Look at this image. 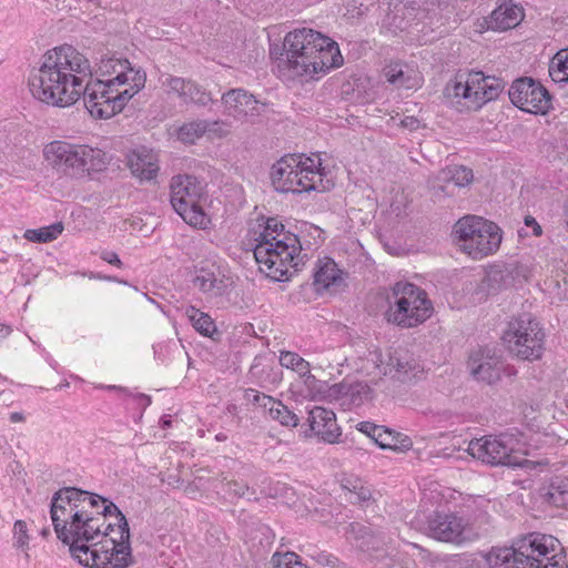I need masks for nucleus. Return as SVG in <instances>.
<instances>
[{
	"instance_id": "f257e3e1",
	"label": "nucleus",
	"mask_w": 568,
	"mask_h": 568,
	"mask_svg": "<svg viewBox=\"0 0 568 568\" xmlns=\"http://www.w3.org/2000/svg\"><path fill=\"white\" fill-rule=\"evenodd\" d=\"M89 60L69 44L55 47L42 57L41 65L29 77L31 94L47 104L65 108L83 97L84 106L95 119L115 115L114 85L91 81Z\"/></svg>"
},
{
	"instance_id": "f03ea898",
	"label": "nucleus",
	"mask_w": 568,
	"mask_h": 568,
	"mask_svg": "<svg viewBox=\"0 0 568 568\" xmlns=\"http://www.w3.org/2000/svg\"><path fill=\"white\" fill-rule=\"evenodd\" d=\"M344 62L338 44L308 28L290 31L283 52L275 60L277 75L285 81L317 80Z\"/></svg>"
},
{
	"instance_id": "7ed1b4c3",
	"label": "nucleus",
	"mask_w": 568,
	"mask_h": 568,
	"mask_svg": "<svg viewBox=\"0 0 568 568\" xmlns=\"http://www.w3.org/2000/svg\"><path fill=\"white\" fill-rule=\"evenodd\" d=\"M256 242L254 257L260 270L275 281L288 280L308 258L297 235L274 217L266 220Z\"/></svg>"
},
{
	"instance_id": "20e7f679",
	"label": "nucleus",
	"mask_w": 568,
	"mask_h": 568,
	"mask_svg": "<svg viewBox=\"0 0 568 568\" xmlns=\"http://www.w3.org/2000/svg\"><path fill=\"white\" fill-rule=\"evenodd\" d=\"M59 518L62 517L61 525L58 521H52L57 537L65 545L69 546L71 556L79 561L82 566L89 568H103L104 565L110 564L112 556L118 557L116 554L128 555L123 552V548L115 554L108 552L114 549L113 539H102L103 527L105 525L104 517H81L75 518L62 515L58 511Z\"/></svg>"
},
{
	"instance_id": "39448f33",
	"label": "nucleus",
	"mask_w": 568,
	"mask_h": 568,
	"mask_svg": "<svg viewBox=\"0 0 568 568\" xmlns=\"http://www.w3.org/2000/svg\"><path fill=\"white\" fill-rule=\"evenodd\" d=\"M486 561L490 568H568L560 541L540 532L521 536L509 547H493Z\"/></svg>"
},
{
	"instance_id": "423d86ee",
	"label": "nucleus",
	"mask_w": 568,
	"mask_h": 568,
	"mask_svg": "<svg viewBox=\"0 0 568 568\" xmlns=\"http://www.w3.org/2000/svg\"><path fill=\"white\" fill-rule=\"evenodd\" d=\"M271 179L277 192H325L334 186L318 154L285 155L272 166Z\"/></svg>"
},
{
	"instance_id": "0eeeda50",
	"label": "nucleus",
	"mask_w": 568,
	"mask_h": 568,
	"mask_svg": "<svg viewBox=\"0 0 568 568\" xmlns=\"http://www.w3.org/2000/svg\"><path fill=\"white\" fill-rule=\"evenodd\" d=\"M43 155L57 171L74 178L103 171L109 161L105 152L88 145L53 141L45 145Z\"/></svg>"
},
{
	"instance_id": "6e6552de",
	"label": "nucleus",
	"mask_w": 568,
	"mask_h": 568,
	"mask_svg": "<svg viewBox=\"0 0 568 568\" xmlns=\"http://www.w3.org/2000/svg\"><path fill=\"white\" fill-rule=\"evenodd\" d=\"M504 81L485 75L480 71L458 74L447 83L445 94L460 111H477L486 103L496 100L504 90Z\"/></svg>"
},
{
	"instance_id": "1a4fd4ad",
	"label": "nucleus",
	"mask_w": 568,
	"mask_h": 568,
	"mask_svg": "<svg viewBox=\"0 0 568 568\" xmlns=\"http://www.w3.org/2000/svg\"><path fill=\"white\" fill-rule=\"evenodd\" d=\"M453 237L462 252L474 260L495 253L501 243L499 226L477 215L459 219L453 227Z\"/></svg>"
},
{
	"instance_id": "9d476101",
	"label": "nucleus",
	"mask_w": 568,
	"mask_h": 568,
	"mask_svg": "<svg viewBox=\"0 0 568 568\" xmlns=\"http://www.w3.org/2000/svg\"><path fill=\"white\" fill-rule=\"evenodd\" d=\"M395 297L387 311V321L403 328L423 324L433 313V303L427 293L408 282H397L393 287Z\"/></svg>"
},
{
	"instance_id": "9b49d317",
	"label": "nucleus",
	"mask_w": 568,
	"mask_h": 568,
	"mask_svg": "<svg viewBox=\"0 0 568 568\" xmlns=\"http://www.w3.org/2000/svg\"><path fill=\"white\" fill-rule=\"evenodd\" d=\"M170 190L171 205L183 221L195 229H206L211 220L201 204L205 185L193 175L179 174L172 178Z\"/></svg>"
},
{
	"instance_id": "f8f14e48",
	"label": "nucleus",
	"mask_w": 568,
	"mask_h": 568,
	"mask_svg": "<svg viewBox=\"0 0 568 568\" xmlns=\"http://www.w3.org/2000/svg\"><path fill=\"white\" fill-rule=\"evenodd\" d=\"M423 530L428 537L454 546L473 542L485 532L470 517L454 511H433Z\"/></svg>"
},
{
	"instance_id": "ddd939ff",
	"label": "nucleus",
	"mask_w": 568,
	"mask_h": 568,
	"mask_svg": "<svg viewBox=\"0 0 568 568\" xmlns=\"http://www.w3.org/2000/svg\"><path fill=\"white\" fill-rule=\"evenodd\" d=\"M467 452L491 466L521 467L524 460L518 455L525 454L526 449L520 434L504 433L470 440Z\"/></svg>"
},
{
	"instance_id": "4468645a",
	"label": "nucleus",
	"mask_w": 568,
	"mask_h": 568,
	"mask_svg": "<svg viewBox=\"0 0 568 568\" xmlns=\"http://www.w3.org/2000/svg\"><path fill=\"white\" fill-rule=\"evenodd\" d=\"M503 339L509 351L523 359L535 361L541 357L545 334L539 322L529 313L511 318Z\"/></svg>"
},
{
	"instance_id": "2eb2a0df",
	"label": "nucleus",
	"mask_w": 568,
	"mask_h": 568,
	"mask_svg": "<svg viewBox=\"0 0 568 568\" xmlns=\"http://www.w3.org/2000/svg\"><path fill=\"white\" fill-rule=\"evenodd\" d=\"M111 503L97 494H91L75 487H64L55 491L51 498L50 515L52 521L61 525L62 517L59 518L58 511L75 518L81 517H101L102 509Z\"/></svg>"
},
{
	"instance_id": "dca6fc26",
	"label": "nucleus",
	"mask_w": 568,
	"mask_h": 568,
	"mask_svg": "<svg viewBox=\"0 0 568 568\" xmlns=\"http://www.w3.org/2000/svg\"><path fill=\"white\" fill-rule=\"evenodd\" d=\"M511 103L524 112L546 114L551 108V97L547 89L531 78H520L509 89Z\"/></svg>"
},
{
	"instance_id": "f3484780",
	"label": "nucleus",
	"mask_w": 568,
	"mask_h": 568,
	"mask_svg": "<svg viewBox=\"0 0 568 568\" xmlns=\"http://www.w3.org/2000/svg\"><path fill=\"white\" fill-rule=\"evenodd\" d=\"M362 371H365L367 375H393L398 378L405 377L409 373L416 375L422 371L418 361L407 351H395L393 354H388V361L384 363L383 355L378 349L369 351L366 359H364L361 366Z\"/></svg>"
},
{
	"instance_id": "a211bd4d",
	"label": "nucleus",
	"mask_w": 568,
	"mask_h": 568,
	"mask_svg": "<svg viewBox=\"0 0 568 568\" xmlns=\"http://www.w3.org/2000/svg\"><path fill=\"white\" fill-rule=\"evenodd\" d=\"M224 113L240 122H254L263 105L244 89H231L222 95Z\"/></svg>"
},
{
	"instance_id": "6ab92c4d",
	"label": "nucleus",
	"mask_w": 568,
	"mask_h": 568,
	"mask_svg": "<svg viewBox=\"0 0 568 568\" xmlns=\"http://www.w3.org/2000/svg\"><path fill=\"white\" fill-rule=\"evenodd\" d=\"M307 422L312 432L326 443H335L341 436L335 413L331 409L314 406L308 410Z\"/></svg>"
},
{
	"instance_id": "aec40b11",
	"label": "nucleus",
	"mask_w": 568,
	"mask_h": 568,
	"mask_svg": "<svg viewBox=\"0 0 568 568\" xmlns=\"http://www.w3.org/2000/svg\"><path fill=\"white\" fill-rule=\"evenodd\" d=\"M99 71L102 77H110V79L103 81L114 87H123L129 81H136L139 75V71L133 70L129 60L114 55L102 58L99 63Z\"/></svg>"
},
{
	"instance_id": "412c9836",
	"label": "nucleus",
	"mask_w": 568,
	"mask_h": 568,
	"mask_svg": "<svg viewBox=\"0 0 568 568\" xmlns=\"http://www.w3.org/2000/svg\"><path fill=\"white\" fill-rule=\"evenodd\" d=\"M523 19V8L516 4L513 0H504L491 12V14L485 19V23L487 29L494 31H506L517 27Z\"/></svg>"
},
{
	"instance_id": "4be33fe9",
	"label": "nucleus",
	"mask_w": 568,
	"mask_h": 568,
	"mask_svg": "<svg viewBox=\"0 0 568 568\" xmlns=\"http://www.w3.org/2000/svg\"><path fill=\"white\" fill-rule=\"evenodd\" d=\"M471 375L487 384H493L500 378L503 362L497 356L486 355L483 352L473 354L468 361Z\"/></svg>"
},
{
	"instance_id": "5701e85b",
	"label": "nucleus",
	"mask_w": 568,
	"mask_h": 568,
	"mask_svg": "<svg viewBox=\"0 0 568 568\" xmlns=\"http://www.w3.org/2000/svg\"><path fill=\"white\" fill-rule=\"evenodd\" d=\"M248 379L265 389H273L282 382V371L272 359L256 356L248 371Z\"/></svg>"
},
{
	"instance_id": "b1692460",
	"label": "nucleus",
	"mask_w": 568,
	"mask_h": 568,
	"mask_svg": "<svg viewBox=\"0 0 568 568\" xmlns=\"http://www.w3.org/2000/svg\"><path fill=\"white\" fill-rule=\"evenodd\" d=\"M193 285L203 293L219 296L226 291L229 278L225 277L220 267L211 265L209 267H201L196 272Z\"/></svg>"
},
{
	"instance_id": "393cba45",
	"label": "nucleus",
	"mask_w": 568,
	"mask_h": 568,
	"mask_svg": "<svg viewBox=\"0 0 568 568\" xmlns=\"http://www.w3.org/2000/svg\"><path fill=\"white\" fill-rule=\"evenodd\" d=\"M474 174L471 169L464 165H448L440 170L430 181L433 189L445 192L446 185L453 183L456 186L463 187L473 182Z\"/></svg>"
},
{
	"instance_id": "a878e982",
	"label": "nucleus",
	"mask_w": 568,
	"mask_h": 568,
	"mask_svg": "<svg viewBox=\"0 0 568 568\" xmlns=\"http://www.w3.org/2000/svg\"><path fill=\"white\" fill-rule=\"evenodd\" d=\"M206 132L222 136L229 132V126L220 121H194L183 124L178 131V138L184 143L192 144Z\"/></svg>"
},
{
	"instance_id": "bb28decb",
	"label": "nucleus",
	"mask_w": 568,
	"mask_h": 568,
	"mask_svg": "<svg viewBox=\"0 0 568 568\" xmlns=\"http://www.w3.org/2000/svg\"><path fill=\"white\" fill-rule=\"evenodd\" d=\"M342 281V272L332 258L324 257L316 262L314 267V285L317 292L339 286Z\"/></svg>"
},
{
	"instance_id": "cd10ccee",
	"label": "nucleus",
	"mask_w": 568,
	"mask_h": 568,
	"mask_svg": "<svg viewBox=\"0 0 568 568\" xmlns=\"http://www.w3.org/2000/svg\"><path fill=\"white\" fill-rule=\"evenodd\" d=\"M254 400L267 409L270 417L277 420L281 425L286 427H296L298 425L300 418L282 402L265 394H256Z\"/></svg>"
},
{
	"instance_id": "c85d7f7f",
	"label": "nucleus",
	"mask_w": 568,
	"mask_h": 568,
	"mask_svg": "<svg viewBox=\"0 0 568 568\" xmlns=\"http://www.w3.org/2000/svg\"><path fill=\"white\" fill-rule=\"evenodd\" d=\"M168 85L185 102H192L199 105H206L212 102L211 94L202 90L196 83L192 81L181 78H170Z\"/></svg>"
},
{
	"instance_id": "c756f323",
	"label": "nucleus",
	"mask_w": 568,
	"mask_h": 568,
	"mask_svg": "<svg viewBox=\"0 0 568 568\" xmlns=\"http://www.w3.org/2000/svg\"><path fill=\"white\" fill-rule=\"evenodd\" d=\"M383 73L387 82L396 88L413 89L418 85V78L413 70H408L399 62L385 65Z\"/></svg>"
},
{
	"instance_id": "7c9ffc66",
	"label": "nucleus",
	"mask_w": 568,
	"mask_h": 568,
	"mask_svg": "<svg viewBox=\"0 0 568 568\" xmlns=\"http://www.w3.org/2000/svg\"><path fill=\"white\" fill-rule=\"evenodd\" d=\"M374 442L383 449L396 452L408 450L413 445L408 436L396 433L384 426H381V432L376 434Z\"/></svg>"
},
{
	"instance_id": "2f4dec72",
	"label": "nucleus",
	"mask_w": 568,
	"mask_h": 568,
	"mask_svg": "<svg viewBox=\"0 0 568 568\" xmlns=\"http://www.w3.org/2000/svg\"><path fill=\"white\" fill-rule=\"evenodd\" d=\"M185 316L194 327L203 336H212L216 331V326L211 316L201 312L194 306H187L184 312Z\"/></svg>"
},
{
	"instance_id": "473e14b6",
	"label": "nucleus",
	"mask_w": 568,
	"mask_h": 568,
	"mask_svg": "<svg viewBox=\"0 0 568 568\" xmlns=\"http://www.w3.org/2000/svg\"><path fill=\"white\" fill-rule=\"evenodd\" d=\"M546 498L556 507L568 506V477H555L548 486Z\"/></svg>"
},
{
	"instance_id": "72a5a7b5",
	"label": "nucleus",
	"mask_w": 568,
	"mask_h": 568,
	"mask_svg": "<svg viewBox=\"0 0 568 568\" xmlns=\"http://www.w3.org/2000/svg\"><path fill=\"white\" fill-rule=\"evenodd\" d=\"M549 75L556 83H568V49H562L554 55L549 64Z\"/></svg>"
},
{
	"instance_id": "f704fd0d",
	"label": "nucleus",
	"mask_w": 568,
	"mask_h": 568,
	"mask_svg": "<svg viewBox=\"0 0 568 568\" xmlns=\"http://www.w3.org/2000/svg\"><path fill=\"white\" fill-rule=\"evenodd\" d=\"M62 222L53 223L49 226L27 230L24 232V239L36 243H48L55 240L63 232Z\"/></svg>"
},
{
	"instance_id": "c9c22d12",
	"label": "nucleus",
	"mask_w": 568,
	"mask_h": 568,
	"mask_svg": "<svg viewBox=\"0 0 568 568\" xmlns=\"http://www.w3.org/2000/svg\"><path fill=\"white\" fill-rule=\"evenodd\" d=\"M280 364L282 367L296 372L300 376L308 373L310 363L297 353L283 351L280 354Z\"/></svg>"
},
{
	"instance_id": "e433bc0d",
	"label": "nucleus",
	"mask_w": 568,
	"mask_h": 568,
	"mask_svg": "<svg viewBox=\"0 0 568 568\" xmlns=\"http://www.w3.org/2000/svg\"><path fill=\"white\" fill-rule=\"evenodd\" d=\"M345 394L353 405L361 406L364 400L369 398L371 387L364 382H356L347 386Z\"/></svg>"
},
{
	"instance_id": "4c0bfd02",
	"label": "nucleus",
	"mask_w": 568,
	"mask_h": 568,
	"mask_svg": "<svg viewBox=\"0 0 568 568\" xmlns=\"http://www.w3.org/2000/svg\"><path fill=\"white\" fill-rule=\"evenodd\" d=\"M273 568H306L302 564L297 554L287 551L285 554L275 552L272 556Z\"/></svg>"
},
{
	"instance_id": "58836bf2",
	"label": "nucleus",
	"mask_w": 568,
	"mask_h": 568,
	"mask_svg": "<svg viewBox=\"0 0 568 568\" xmlns=\"http://www.w3.org/2000/svg\"><path fill=\"white\" fill-rule=\"evenodd\" d=\"M133 82V85L124 88L123 90H120V87H114V93L112 95V99L115 108V114L122 111L126 102L139 92L138 83L135 81Z\"/></svg>"
},
{
	"instance_id": "ea45409f",
	"label": "nucleus",
	"mask_w": 568,
	"mask_h": 568,
	"mask_svg": "<svg viewBox=\"0 0 568 568\" xmlns=\"http://www.w3.org/2000/svg\"><path fill=\"white\" fill-rule=\"evenodd\" d=\"M124 163L132 175L142 181V152L139 148L131 149L125 153Z\"/></svg>"
},
{
	"instance_id": "a19ab883",
	"label": "nucleus",
	"mask_w": 568,
	"mask_h": 568,
	"mask_svg": "<svg viewBox=\"0 0 568 568\" xmlns=\"http://www.w3.org/2000/svg\"><path fill=\"white\" fill-rule=\"evenodd\" d=\"M301 382L303 383L304 388L300 389L298 393L304 398H314L320 381L311 374V367L308 368V373L305 375H301Z\"/></svg>"
},
{
	"instance_id": "79ce46f5",
	"label": "nucleus",
	"mask_w": 568,
	"mask_h": 568,
	"mask_svg": "<svg viewBox=\"0 0 568 568\" xmlns=\"http://www.w3.org/2000/svg\"><path fill=\"white\" fill-rule=\"evenodd\" d=\"M344 488L348 489L349 496L347 499L351 503H365L371 500L372 493L367 487H364L361 483L356 481L353 485V488H349L346 485H343Z\"/></svg>"
},
{
	"instance_id": "37998d69",
	"label": "nucleus",
	"mask_w": 568,
	"mask_h": 568,
	"mask_svg": "<svg viewBox=\"0 0 568 568\" xmlns=\"http://www.w3.org/2000/svg\"><path fill=\"white\" fill-rule=\"evenodd\" d=\"M14 545L18 548L24 549L29 544V535L27 524L23 520H17L13 527Z\"/></svg>"
},
{
	"instance_id": "c03bdc74",
	"label": "nucleus",
	"mask_w": 568,
	"mask_h": 568,
	"mask_svg": "<svg viewBox=\"0 0 568 568\" xmlns=\"http://www.w3.org/2000/svg\"><path fill=\"white\" fill-rule=\"evenodd\" d=\"M153 348L155 357L160 362L165 363L174 352L179 351V345L175 342L159 343Z\"/></svg>"
},
{
	"instance_id": "a18cd8bd",
	"label": "nucleus",
	"mask_w": 568,
	"mask_h": 568,
	"mask_svg": "<svg viewBox=\"0 0 568 568\" xmlns=\"http://www.w3.org/2000/svg\"><path fill=\"white\" fill-rule=\"evenodd\" d=\"M224 490L232 497H244L245 494L248 491V486L244 483L236 481V480H230L224 484Z\"/></svg>"
},
{
	"instance_id": "49530a36",
	"label": "nucleus",
	"mask_w": 568,
	"mask_h": 568,
	"mask_svg": "<svg viewBox=\"0 0 568 568\" xmlns=\"http://www.w3.org/2000/svg\"><path fill=\"white\" fill-rule=\"evenodd\" d=\"M505 280V274L501 270H490L486 277H485V281L487 283V286L493 290V291H497L499 288H501L503 286V281Z\"/></svg>"
},
{
	"instance_id": "de8ad7c7",
	"label": "nucleus",
	"mask_w": 568,
	"mask_h": 568,
	"mask_svg": "<svg viewBox=\"0 0 568 568\" xmlns=\"http://www.w3.org/2000/svg\"><path fill=\"white\" fill-rule=\"evenodd\" d=\"M357 429L364 434H366L368 437H371L373 440L376 437V434L381 432V426L375 425L369 422H362L358 424Z\"/></svg>"
},
{
	"instance_id": "09e8293b",
	"label": "nucleus",
	"mask_w": 568,
	"mask_h": 568,
	"mask_svg": "<svg viewBox=\"0 0 568 568\" xmlns=\"http://www.w3.org/2000/svg\"><path fill=\"white\" fill-rule=\"evenodd\" d=\"M525 226L531 229V234L536 237H539L542 235V227L537 222V220L531 215H526L524 219Z\"/></svg>"
},
{
	"instance_id": "8fccbe9b",
	"label": "nucleus",
	"mask_w": 568,
	"mask_h": 568,
	"mask_svg": "<svg viewBox=\"0 0 568 568\" xmlns=\"http://www.w3.org/2000/svg\"><path fill=\"white\" fill-rule=\"evenodd\" d=\"M145 158L148 156L144 154V159ZM159 169L160 168L158 163L152 162L151 160L148 162L144 161V180H152L153 178H155L159 172Z\"/></svg>"
},
{
	"instance_id": "3c124183",
	"label": "nucleus",
	"mask_w": 568,
	"mask_h": 568,
	"mask_svg": "<svg viewBox=\"0 0 568 568\" xmlns=\"http://www.w3.org/2000/svg\"><path fill=\"white\" fill-rule=\"evenodd\" d=\"M399 125L402 128L408 129L409 131H415L420 126V122L415 116H405L400 120Z\"/></svg>"
},
{
	"instance_id": "603ef678",
	"label": "nucleus",
	"mask_w": 568,
	"mask_h": 568,
	"mask_svg": "<svg viewBox=\"0 0 568 568\" xmlns=\"http://www.w3.org/2000/svg\"><path fill=\"white\" fill-rule=\"evenodd\" d=\"M101 258L103 261L108 262L109 264L116 265L119 267L122 265L121 260L119 258V255L112 251H103L101 253Z\"/></svg>"
},
{
	"instance_id": "864d4df0",
	"label": "nucleus",
	"mask_w": 568,
	"mask_h": 568,
	"mask_svg": "<svg viewBox=\"0 0 568 568\" xmlns=\"http://www.w3.org/2000/svg\"><path fill=\"white\" fill-rule=\"evenodd\" d=\"M316 560H317V562H320L322 565L332 566V567H334L335 564L337 562L336 557H334L329 554H326V552L318 554Z\"/></svg>"
},
{
	"instance_id": "5fc2aeb1",
	"label": "nucleus",
	"mask_w": 568,
	"mask_h": 568,
	"mask_svg": "<svg viewBox=\"0 0 568 568\" xmlns=\"http://www.w3.org/2000/svg\"><path fill=\"white\" fill-rule=\"evenodd\" d=\"M9 418L11 423H21L24 420L23 414L19 412L11 413Z\"/></svg>"
},
{
	"instance_id": "6e6d98bb",
	"label": "nucleus",
	"mask_w": 568,
	"mask_h": 568,
	"mask_svg": "<svg viewBox=\"0 0 568 568\" xmlns=\"http://www.w3.org/2000/svg\"><path fill=\"white\" fill-rule=\"evenodd\" d=\"M0 332H2L4 335H9L11 333V328L7 325H0Z\"/></svg>"
},
{
	"instance_id": "4d7b16f0",
	"label": "nucleus",
	"mask_w": 568,
	"mask_h": 568,
	"mask_svg": "<svg viewBox=\"0 0 568 568\" xmlns=\"http://www.w3.org/2000/svg\"><path fill=\"white\" fill-rule=\"evenodd\" d=\"M143 399H144V408L151 404V397L145 395L143 396Z\"/></svg>"
},
{
	"instance_id": "13d9d810",
	"label": "nucleus",
	"mask_w": 568,
	"mask_h": 568,
	"mask_svg": "<svg viewBox=\"0 0 568 568\" xmlns=\"http://www.w3.org/2000/svg\"><path fill=\"white\" fill-rule=\"evenodd\" d=\"M161 423L163 427H169L171 425V420L168 418L161 419Z\"/></svg>"
},
{
	"instance_id": "bf43d9fd",
	"label": "nucleus",
	"mask_w": 568,
	"mask_h": 568,
	"mask_svg": "<svg viewBox=\"0 0 568 568\" xmlns=\"http://www.w3.org/2000/svg\"><path fill=\"white\" fill-rule=\"evenodd\" d=\"M41 535H42L43 537L49 536V535H50V530H49V528H43V529L41 530Z\"/></svg>"
},
{
	"instance_id": "052dcab7",
	"label": "nucleus",
	"mask_w": 568,
	"mask_h": 568,
	"mask_svg": "<svg viewBox=\"0 0 568 568\" xmlns=\"http://www.w3.org/2000/svg\"><path fill=\"white\" fill-rule=\"evenodd\" d=\"M105 278H106V280H109V281H116V278H115V277H113V276H108V277H105ZM118 282L123 283L122 281H119V280H118Z\"/></svg>"
},
{
	"instance_id": "680f3d73",
	"label": "nucleus",
	"mask_w": 568,
	"mask_h": 568,
	"mask_svg": "<svg viewBox=\"0 0 568 568\" xmlns=\"http://www.w3.org/2000/svg\"><path fill=\"white\" fill-rule=\"evenodd\" d=\"M146 301L150 302L151 304L154 303V301L152 298H150V297H146Z\"/></svg>"
},
{
	"instance_id": "e2e57ef3",
	"label": "nucleus",
	"mask_w": 568,
	"mask_h": 568,
	"mask_svg": "<svg viewBox=\"0 0 568 568\" xmlns=\"http://www.w3.org/2000/svg\"><path fill=\"white\" fill-rule=\"evenodd\" d=\"M109 389H115L116 386H108Z\"/></svg>"
},
{
	"instance_id": "0e129e2a",
	"label": "nucleus",
	"mask_w": 568,
	"mask_h": 568,
	"mask_svg": "<svg viewBox=\"0 0 568 568\" xmlns=\"http://www.w3.org/2000/svg\"><path fill=\"white\" fill-rule=\"evenodd\" d=\"M216 439L222 440V436H221V435H217V436H216Z\"/></svg>"
},
{
	"instance_id": "69168bd1",
	"label": "nucleus",
	"mask_w": 568,
	"mask_h": 568,
	"mask_svg": "<svg viewBox=\"0 0 568 568\" xmlns=\"http://www.w3.org/2000/svg\"><path fill=\"white\" fill-rule=\"evenodd\" d=\"M7 335H4L2 332H0V337H6Z\"/></svg>"
}]
</instances>
